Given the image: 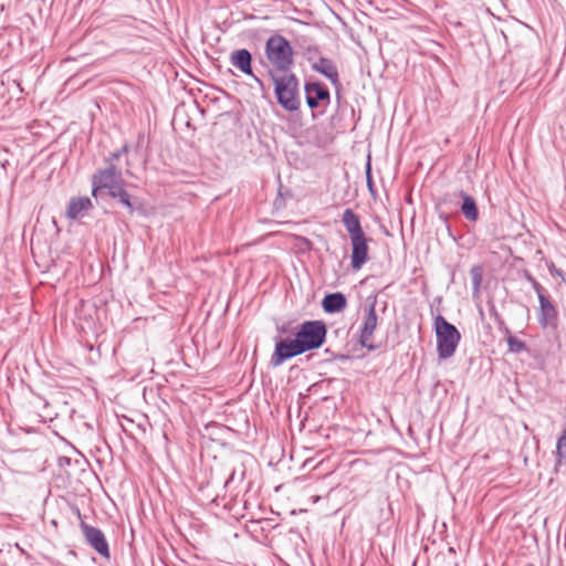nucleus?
Masks as SVG:
<instances>
[{
	"label": "nucleus",
	"instance_id": "f257e3e1",
	"mask_svg": "<svg viewBox=\"0 0 566 566\" xmlns=\"http://www.w3.org/2000/svg\"><path fill=\"white\" fill-rule=\"evenodd\" d=\"M269 74L274 84V93L277 103L289 112H295L300 108L301 101L298 96V80L292 72L277 75L273 70Z\"/></svg>",
	"mask_w": 566,
	"mask_h": 566
},
{
	"label": "nucleus",
	"instance_id": "f03ea898",
	"mask_svg": "<svg viewBox=\"0 0 566 566\" xmlns=\"http://www.w3.org/2000/svg\"><path fill=\"white\" fill-rule=\"evenodd\" d=\"M294 52L290 42L282 35L270 36L265 42V56L274 72L290 73L294 64Z\"/></svg>",
	"mask_w": 566,
	"mask_h": 566
},
{
	"label": "nucleus",
	"instance_id": "7ed1b4c3",
	"mask_svg": "<svg viewBox=\"0 0 566 566\" xmlns=\"http://www.w3.org/2000/svg\"><path fill=\"white\" fill-rule=\"evenodd\" d=\"M434 331L437 336V352L439 358H450L453 356L461 339L459 331L442 315H437L434 317Z\"/></svg>",
	"mask_w": 566,
	"mask_h": 566
},
{
	"label": "nucleus",
	"instance_id": "20e7f679",
	"mask_svg": "<svg viewBox=\"0 0 566 566\" xmlns=\"http://www.w3.org/2000/svg\"><path fill=\"white\" fill-rule=\"evenodd\" d=\"M377 298L374 297L364 306L361 322L359 326L358 343L368 350L377 349L374 343V333L378 326V315L376 313Z\"/></svg>",
	"mask_w": 566,
	"mask_h": 566
},
{
	"label": "nucleus",
	"instance_id": "39448f33",
	"mask_svg": "<svg viewBox=\"0 0 566 566\" xmlns=\"http://www.w3.org/2000/svg\"><path fill=\"white\" fill-rule=\"evenodd\" d=\"M295 336L304 352L315 349L325 340L326 326L322 321H307L300 326Z\"/></svg>",
	"mask_w": 566,
	"mask_h": 566
},
{
	"label": "nucleus",
	"instance_id": "423d86ee",
	"mask_svg": "<svg viewBox=\"0 0 566 566\" xmlns=\"http://www.w3.org/2000/svg\"><path fill=\"white\" fill-rule=\"evenodd\" d=\"M305 353L301 343L296 339H280L275 343L274 353L271 356V364L274 367L281 366L285 360Z\"/></svg>",
	"mask_w": 566,
	"mask_h": 566
},
{
	"label": "nucleus",
	"instance_id": "0eeeda50",
	"mask_svg": "<svg viewBox=\"0 0 566 566\" xmlns=\"http://www.w3.org/2000/svg\"><path fill=\"white\" fill-rule=\"evenodd\" d=\"M82 532L85 536L86 542L103 557H109V547L104 533L94 526L81 523Z\"/></svg>",
	"mask_w": 566,
	"mask_h": 566
},
{
	"label": "nucleus",
	"instance_id": "6e6552de",
	"mask_svg": "<svg viewBox=\"0 0 566 566\" xmlns=\"http://www.w3.org/2000/svg\"><path fill=\"white\" fill-rule=\"evenodd\" d=\"M120 171L115 165L111 164L107 168L98 170L93 176V196L96 197L97 192L102 189H107L111 185L119 180Z\"/></svg>",
	"mask_w": 566,
	"mask_h": 566
},
{
	"label": "nucleus",
	"instance_id": "1a4fd4ad",
	"mask_svg": "<svg viewBox=\"0 0 566 566\" xmlns=\"http://www.w3.org/2000/svg\"><path fill=\"white\" fill-rule=\"evenodd\" d=\"M352 242V256L350 265L354 270H360L361 266L368 261V244L366 234L358 238L350 239Z\"/></svg>",
	"mask_w": 566,
	"mask_h": 566
},
{
	"label": "nucleus",
	"instance_id": "9d476101",
	"mask_svg": "<svg viewBox=\"0 0 566 566\" xmlns=\"http://www.w3.org/2000/svg\"><path fill=\"white\" fill-rule=\"evenodd\" d=\"M229 61L232 66L240 70L245 75L252 76L256 82L261 81L252 72V55L247 49H239L231 52Z\"/></svg>",
	"mask_w": 566,
	"mask_h": 566
},
{
	"label": "nucleus",
	"instance_id": "9b49d317",
	"mask_svg": "<svg viewBox=\"0 0 566 566\" xmlns=\"http://www.w3.org/2000/svg\"><path fill=\"white\" fill-rule=\"evenodd\" d=\"M538 322L545 327L557 326V311L547 295H539Z\"/></svg>",
	"mask_w": 566,
	"mask_h": 566
},
{
	"label": "nucleus",
	"instance_id": "f8f14e48",
	"mask_svg": "<svg viewBox=\"0 0 566 566\" xmlns=\"http://www.w3.org/2000/svg\"><path fill=\"white\" fill-rule=\"evenodd\" d=\"M305 94L306 104L310 108L317 107L319 102L329 101L328 90L318 82L306 83Z\"/></svg>",
	"mask_w": 566,
	"mask_h": 566
},
{
	"label": "nucleus",
	"instance_id": "ddd939ff",
	"mask_svg": "<svg viewBox=\"0 0 566 566\" xmlns=\"http://www.w3.org/2000/svg\"><path fill=\"white\" fill-rule=\"evenodd\" d=\"M312 69L326 78H328L334 85L339 84V75L335 63L327 57H318L316 61L312 62Z\"/></svg>",
	"mask_w": 566,
	"mask_h": 566
},
{
	"label": "nucleus",
	"instance_id": "4468645a",
	"mask_svg": "<svg viewBox=\"0 0 566 566\" xmlns=\"http://www.w3.org/2000/svg\"><path fill=\"white\" fill-rule=\"evenodd\" d=\"M342 222L350 239L365 234L359 217L350 208L344 210L342 214Z\"/></svg>",
	"mask_w": 566,
	"mask_h": 566
},
{
	"label": "nucleus",
	"instance_id": "2eb2a0df",
	"mask_svg": "<svg viewBox=\"0 0 566 566\" xmlns=\"http://www.w3.org/2000/svg\"><path fill=\"white\" fill-rule=\"evenodd\" d=\"M93 208L88 197L72 198L69 202L66 216L70 219H77Z\"/></svg>",
	"mask_w": 566,
	"mask_h": 566
},
{
	"label": "nucleus",
	"instance_id": "dca6fc26",
	"mask_svg": "<svg viewBox=\"0 0 566 566\" xmlns=\"http://www.w3.org/2000/svg\"><path fill=\"white\" fill-rule=\"evenodd\" d=\"M346 305V297L340 292L327 294L322 302L324 311L329 314L342 312Z\"/></svg>",
	"mask_w": 566,
	"mask_h": 566
},
{
	"label": "nucleus",
	"instance_id": "f3484780",
	"mask_svg": "<svg viewBox=\"0 0 566 566\" xmlns=\"http://www.w3.org/2000/svg\"><path fill=\"white\" fill-rule=\"evenodd\" d=\"M459 197L462 199L461 212L469 221H476L479 219V210L475 199L464 191H459Z\"/></svg>",
	"mask_w": 566,
	"mask_h": 566
},
{
	"label": "nucleus",
	"instance_id": "a211bd4d",
	"mask_svg": "<svg viewBox=\"0 0 566 566\" xmlns=\"http://www.w3.org/2000/svg\"><path fill=\"white\" fill-rule=\"evenodd\" d=\"M555 454V471L566 463V428L563 430L562 436L557 439Z\"/></svg>",
	"mask_w": 566,
	"mask_h": 566
},
{
	"label": "nucleus",
	"instance_id": "6ab92c4d",
	"mask_svg": "<svg viewBox=\"0 0 566 566\" xmlns=\"http://www.w3.org/2000/svg\"><path fill=\"white\" fill-rule=\"evenodd\" d=\"M470 276L472 281V295L478 297L480 294V287L483 280V269L481 265H473L470 270Z\"/></svg>",
	"mask_w": 566,
	"mask_h": 566
},
{
	"label": "nucleus",
	"instance_id": "aec40b11",
	"mask_svg": "<svg viewBox=\"0 0 566 566\" xmlns=\"http://www.w3.org/2000/svg\"><path fill=\"white\" fill-rule=\"evenodd\" d=\"M505 333L507 334V345H509V352L511 353H521L526 349V344L518 339L516 336L512 335L509 331V328L505 329Z\"/></svg>",
	"mask_w": 566,
	"mask_h": 566
},
{
	"label": "nucleus",
	"instance_id": "412c9836",
	"mask_svg": "<svg viewBox=\"0 0 566 566\" xmlns=\"http://www.w3.org/2000/svg\"><path fill=\"white\" fill-rule=\"evenodd\" d=\"M108 193L112 198H116L118 195H124V187H123V184H122V179L119 178V180H117L116 182H114L113 185H111L108 188Z\"/></svg>",
	"mask_w": 566,
	"mask_h": 566
},
{
	"label": "nucleus",
	"instance_id": "4be33fe9",
	"mask_svg": "<svg viewBox=\"0 0 566 566\" xmlns=\"http://www.w3.org/2000/svg\"><path fill=\"white\" fill-rule=\"evenodd\" d=\"M116 199H118V200H119V202H120L122 205H124V206L128 209V211H129L130 213H133V211H134V207H133V203L130 202L129 195L127 193V191H126L125 189H124V195H122V193H120V195H118V196L116 197Z\"/></svg>",
	"mask_w": 566,
	"mask_h": 566
},
{
	"label": "nucleus",
	"instance_id": "5701e85b",
	"mask_svg": "<svg viewBox=\"0 0 566 566\" xmlns=\"http://www.w3.org/2000/svg\"><path fill=\"white\" fill-rule=\"evenodd\" d=\"M530 282L532 283V287L536 292L537 296L545 295L543 286L532 276H528Z\"/></svg>",
	"mask_w": 566,
	"mask_h": 566
},
{
	"label": "nucleus",
	"instance_id": "b1692460",
	"mask_svg": "<svg viewBox=\"0 0 566 566\" xmlns=\"http://www.w3.org/2000/svg\"><path fill=\"white\" fill-rule=\"evenodd\" d=\"M127 150H128V146L125 145V146H123V148L120 150L113 153L111 155V157L113 160H117L124 153H127Z\"/></svg>",
	"mask_w": 566,
	"mask_h": 566
},
{
	"label": "nucleus",
	"instance_id": "393cba45",
	"mask_svg": "<svg viewBox=\"0 0 566 566\" xmlns=\"http://www.w3.org/2000/svg\"><path fill=\"white\" fill-rule=\"evenodd\" d=\"M367 184H368V187L369 189H371V186H373V181H371V177H370V165L368 164L367 165Z\"/></svg>",
	"mask_w": 566,
	"mask_h": 566
},
{
	"label": "nucleus",
	"instance_id": "a878e982",
	"mask_svg": "<svg viewBox=\"0 0 566 566\" xmlns=\"http://www.w3.org/2000/svg\"><path fill=\"white\" fill-rule=\"evenodd\" d=\"M233 480H234V472H232V474L230 475V478L228 479V481L226 482V484L231 483Z\"/></svg>",
	"mask_w": 566,
	"mask_h": 566
},
{
	"label": "nucleus",
	"instance_id": "bb28decb",
	"mask_svg": "<svg viewBox=\"0 0 566 566\" xmlns=\"http://www.w3.org/2000/svg\"><path fill=\"white\" fill-rule=\"evenodd\" d=\"M526 566H534V565H533V564H528V565H526Z\"/></svg>",
	"mask_w": 566,
	"mask_h": 566
}]
</instances>
